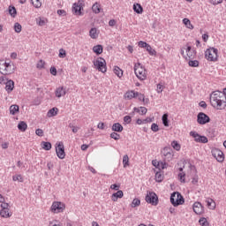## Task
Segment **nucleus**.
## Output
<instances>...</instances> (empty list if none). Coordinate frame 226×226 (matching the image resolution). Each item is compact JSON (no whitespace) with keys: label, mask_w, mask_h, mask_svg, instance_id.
<instances>
[{"label":"nucleus","mask_w":226,"mask_h":226,"mask_svg":"<svg viewBox=\"0 0 226 226\" xmlns=\"http://www.w3.org/2000/svg\"><path fill=\"white\" fill-rule=\"evenodd\" d=\"M171 147H173V149H175L176 151H181V145H179L177 143V141H172L171 142Z\"/></svg>","instance_id":"obj_45"},{"label":"nucleus","mask_w":226,"mask_h":226,"mask_svg":"<svg viewBox=\"0 0 226 226\" xmlns=\"http://www.w3.org/2000/svg\"><path fill=\"white\" fill-rule=\"evenodd\" d=\"M55 94L56 98H61L66 94V87H59L56 89Z\"/></svg>","instance_id":"obj_19"},{"label":"nucleus","mask_w":226,"mask_h":226,"mask_svg":"<svg viewBox=\"0 0 226 226\" xmlns=\"http://www.w3.org/2000/svg\"><path fill=\"white\" fill-rule=\"evenodd\" d=\"M163 126H169V114L165 113L162 117Z\"/></svg>","instance_id":"obj_38"},{"label":"nucleus","mask_w":226,"mask_h":226,"mask_svg":"<svg viewBox=\"0 0 226 226\" xmlns=\"http://www.w3.org/2000/svg\"><path fill=\"white\" fill-rule=\"evenodd\" d=\"M56 156L60 160H64V158L66 157V153L64 152V144H63V142L56 143Z\"/></svg>","instance_id":"obj_9"},{"label":"nucleus","mask_w":226,"mask_h":226,"mask_svg":"<svg viewBox=\"0 0 226 226\" xmlns=\"http://www.w3.org/2000/svg\"><path fill=\"white\" fill-rule=\"evenodd\" d=\"M137 95V92H135L134 90H131V91H127L124 94V98L125 100H133V98H136Z\"/></svg>","instance_id":"obj_22"},{"label":"nucleus","mask_w":226,"mask_h":226,"mask_svg":"<svg viewBox=\"0 0 226 226\" xmlns=\"http://www.w3.org/2000/svg\"><path fill=\"white\" fill-rule=\"evenodd\" d=\"M155 181L156 183H162V181H163V175L162 171H157L155 173Z\"/></svg>","instance_id":"obj_37"},{"label":"nucleus","mask_w":226,"mask_h":226,"mask_svg":"<svg viewBox=\"0 0 226 226\" xmlns=\"http://www.w3.org/2000/svg\"><path fill=\"white\" fill-rule=\"evenodd\" d=\"M200 107H201L202 109H207V103H206V102L204 101H201L200 103H199Z\"/></svg>","instance_id":"obj_63"},{"label":"nucleus","mask_w":226,"mask_h":226,"mask_svg":"<svg viewBox=\"0 0 226 226\" xmlns=\"http://www.w3.org/2000/svg\"><path fill=\"white\" fill-rule=\"evenodd\" d=\"M156 91H157L158 94L163 93V85H162V84H160V83L157 84Z\"/></svg>","instance_id":"obj_56"},{"label":"nucleus","mask_w":226,"mask_h":226,"mask_svg":"<svg viewBox=\"0 0 226 226\" xmlns=\"http://www.w3.org/2000/svg\"><path fill=\"white\" fill-rule=\"evenodd\" d=\"M162 156L164 162H170V160H172L174 157V154H172L170 147H165L162 151Z\"/></svg>","instance_id":"obj_12"},{"label":"nucleus","mask_w":226,"mask_h":226,"mask_svg":"<svg viewBox=\"0 0 226 226\" xmlns=\"http://www.w3.org/2000/svg\"><path fill=\"white\" fill-rule=\"evenodd\" d=\"M34 8H41V0H31Z\"/></svg>","instance_id":"obj_47"},{"label":"nucleus","mask_w":226,"mask_h":226,"mask_svg":"<svg viewBox=\"0 0 226 226\" xmlns=\"http://www.w3.org/2000/svg\"><path fill=\"white\" fill-rule=\"evenodd\" d=\"M45 67V62H43V60H40L37 64V68H44Z\"/></svg>","instance_id":"obj_58"},{"label":"nucleus","mask_w":226,"mask_h":226,"mask_svg":"<svg viewBox=\"0 0 226 226\" xmlns=\"http://www.w3.org/2000/svg\"><path fill=\"white\" fill-rule=\"evenodd\" d=\"M136 98H138L139 102H143V103H146V95H144L143 94L136 92Z\"/></svg>","instance_id":"obj_41"},{"label":"nucleus","mask_w":226,"mask_h":226,"mask_svg":"<svg viewBox=\"0 0 226 226\" xmlns=\"http://www.w3.org/2000/svg\"><path fill=\"white\" fill-rule=\"evenodd\" d=\"M18 129L19 132H26V130H27V124L24 121L19 122L18 124Z\"/></svg>","instance_id":"obj_32"},{"label":"nucleus","mask_w":226,"mask_h":226,"mask_svg":"<svg viewBox=\"0 0 226 226\" xmlns=\"http://www.w3.org/2000/svg\"><path fill=\"white\" fill-rule=\"evenodd\" d=\"M185 52L189 59H193L197 56V50L192 48V46H187Z\"/></svg>","instance_id":"obj_18"},{"label":"nucleus","mask_w":226,"mask_h":226,"mask_svg":"<svg viewBox=\"0 0 226 226\" xmlns=\"http://www.w3.org/2000/svg\"><path fill=\"white\" fill-rule=\"evenodd\" d=\"M192 209L195 215H203L204 213V206H202V203L199 201L193 203Z\"/></svg>","instance_id":"obj_15"},{"label":"nucleus","mask_w":226,"mask_h":226,"mask_svg":"<svg viewBox=\"0 0 226 226\" xmlns=\"http://www.w3.org/2000/svg\"><path fill=\"white\" fill-rule=\"evenodd\" d=\"M35 134L38 135V137H43V130L42 129L35 130Z\"/></svg>","instance_id":"obj_57"},{"label":"nucleus","mask_w":226,"mask_h":226,"mask_svg":"<svg viewBox=\"0 0 226 226\" xmlns=\"http://www.w3.org/2000/svg\"><path fill=\"white\" fill-rule=\"evenodd\" d=\"M82 6H84L83 0H79L78 3L73 4L72 12L74 15H82Z\"/></svg>","instance_id":"obj_14"},{"label":"nucleus","mask_w":226,"mask_h":226,"mask_svg":"<svg viewBox=\"0 0 226 226\" xmlns=\"http://www.w3.org/2000/svg\"><path fill=\"white\" fill-rule=\"evenodd\" d=\"M1 207L0 215L2 218H10V216H11V213L10 212V204L2 203Z\"/></svg>","instance_id":"obj_11"},{"label":"nucleus","mask_w":226,"mask_h":226,"mask_svg":"<svg viewBox=\"0 0 226 226\" xmlns=\"http://www.w3.org/2000/svg\"><path fill=\"white\" fill-rule=\"evenodd\" d=\"M188 64L191 68H199L200 62L199 60L189 59Z\"/></svg>","instance_id":"obj_36"},{"label":"nucleus","mask_w":226,"mask_h":226,"mask_svg":"<svg viewBox=\"0 0 226 226\" xmlns=\"http://www.w3.org/2000/svg\"><path fill=\"white\" fill-rule=\"evenodd\" d=\"M167 162L168 161H161V162H158L157 163V169H162L163 170V169H167Z\"/></svg>","instance_id":"obj_39"},{"label":"nucleus","mask_w":226,"mask_h":226,"mask_svg":"<svg viewBox=\"0 0 226 226\" xmlns=\"http://www.w3.org/2000/svg\"><path fill=\"white\" fill-rule=\"evenodd\" d=\"M225 96L220 91H215L210 94V104L216 110H223L226 107Z\"/></svg>","instance_id":"obj_1"},{"label":"nucleus","mask_w":226,"mask_h":226,"mask_svg":"<svg viewBox=\"0 0 226 226\" xmlns=\"http://www.w3.org/2000/svg\"><path fill=\"white\" fill-rule=\"evenodd\" d=\"M41 146L44 151H50L52 149V144L49 141H41Z\"/></svg>","instance_id":"obj_28"},{"label":"nucleus","mask_w":226,"mask_h":226,"mask_svg":"<svg viewBox=\"0 0 226 226\" xmlns=\"http://www.w3.org/2000/svg\"><path fill=\"white\" fill-rule=\"evenodd\" d=\"M51 75H57V69H56V67H51L50 70H49Z\"/></svg>","instance_id":"obj_61"},{"label":"nucleus","mask_w":226,"mask_h":226,"mask_svg":"<svg viewBox=\"0 0 226 226\" xmlns=\"http://www.w3.org/2000/svg\"><path fill=\"white\" fill-rule=\"evenodd\" d=\"M189 135L190 137H192V139H194V140L200 144H207L208 142L207 137L202 136L195 131H191L189 132Z\"/></svg>","instance_id":"obj_6"},{"label":"nucleus","mask_w":226,"mask_h":226,"mask_svg":"<svg viewBox=\"0 0 226 226\" xmlns=\"http://www.w3.org/2000/svg\"><path fill=\"white\" fill-rule=\"evenodd\" d=\"M49 226H63L61 223L57 222V221L49 222Z\"/></svg>","instance_id":"obj_62"},{"label":"nucleus","mask_w":226,"mask_h":226,"mask_svg":"<svg viewBox=\"0 0 226 226\" xmlns=\"http://www.w3.org/2000/svg\"><path fill=\"white\" fill-rule=\"evenodd\" d=\"M89 36L92 40H96L98 38V30L96 28H91L89 31Z\"/></svg>","instance_id":"obj_30"},{"label":"nucleus","mask_w":226,"mask_h":226,"mask_svg":"<svg viewBox=\"0 0 226 226\" xmlns=\"http://www.w3.org/2000/svg\"><path fill=\"white\" fill-rule=\"evenodd\" d=\"M5 84V91L10 94L13 89H15V82L11 79H7Z\"/></svg>","instance_id":"obj_17"},{"label":"nucleus","mask_w":226,"mask_h":226,"mask_svg":"<svg viewBox=\"0 0 226 226\" xmlns=\"http://www.w3.org/2000/svg\"><path fill=\"white\" fill-rule=\"evenodd\" d=\"M200 224L202 226H206V223L207 222V219H206L205 217H202L200 219Z\"/></svg>","instance_id":"obj_59"},{"label":"nucleus","mask_w":226,"mask_h":226,"mask_svg":"<svg viewBox=\"0 0 226 226\" xmlns=\"http://www.w3.org/2000/svg\"><path fill=\"white\" fill-rule=\"evenodd\" d=\"M197 123L198 124H207V123H211V118L204 112H200L197 115Z\"/></svg>","instance_id":"obj_10"},{"label":"nucleus","mask_w":226,"mask_h":226,"mask_svg":"<svg viewBox=\"0 0 226 226\" xmlns=\"http://www.w3.org/2000/svg\"><path fill=\"white\" fill-rule=\"evenodd\" d=\"M123 191H117V192L112 194L111 200H113V202H117V199H123Z\"/></svg>","instance_id":"obj_23"},{"label":"nucleus","mask_w":226,"mask_h":226,"mask_svg":"<svg viewBox=\"0 0 226 226\" xmlns=\"http://www.w3.org/2000/svg\"><path fill=\"white\" fill-rule=\"evenodd\" d=\"M9 110H10V114H11V116H15V114L19 113V105H17V104L11 105L10 107Z\"/></svg>","instance_id":"obj_31"},{"label":"nucleus","mask_w":226,"mask_h":226,"mask_svg":"<svg viewBox=\"0 0 226 226\" xmlns=\"http://www.w3.org/2000/svg\"><path fill=\"white\" fill-rule=\"evenodd\" d=\"M45 24H47V21L44 18H39V19H37V26H43Z\"/></svg>","instance_id":"obj_50"},{"label":"nucleus","mask_w":226,"mask_h":226,"mask_svg":"<svg viewBox=\"0 0 226 226\" xmlns=\"http://www.w3.org/2000/svg\"><path fill=\"white\" fill-rule=\"evenodd\" d=\"M135 112L140 116H146L147 114V108L142 106L139 108L134 107L132 114H135Z\"/></svg>","instance_id":"obj_20"},{"label":"nucleus","mask_w":226,"mask_h":226,"mask_svg":"<svg viewBox=\"0 0 226 226\" xmlns=\"http://www.w3.org/2000/svg\"><path fill=\"white\" fill-rule=\"evenodd\" d=\"M113 72H114L115 75H117V77H118L119 79H121V77H123V70H121V68H119V66H115Z\"/></svg>","instance_id":"obj_33"},{"label":"nucleus","mask_w":226,"mask_h":226,"mask_svg":"<svg viewBox=\"0 0 226 226\" xmlns=\"http://www.w3.org/2000/svg\"><path fill=\"white\" fill-rule=\"evenodd\" d=\"M183 24H185V26L187 27V29H193V26L192 24V21H190V19H188V18H185L183 19Z\"/></svg>","instance_id":"obj_35"},{"label":"nucleus","mask_w":226,"mask_h":226,"mask_svg":"<svg viewBox=\"0 0 226 226\" xmlns=\"http://www.w3.org/2000/svg\"><path fill=\"white\" fill-rule=\"evenodd\" d=\"M9 13L11 17H17V9L15 8V6H9Z\"/></svg>","instance_id":"obj_40"},{"label":"nucleus","mask_w":226,"mask_h":226,"mask_svg":"<svg viewBox=\"0 0 226 226\" xmlns=\"http://www.w3.org/2000/svg\"><path fill=\"white\" fill-rule=\"evenodd\" d=\"M0 73L2 75H11L15 73V64L11 60H0Z\"/></svg>","instance_id":"obj_2"},{"label":"nucleus","mask_w":226,"mask_h":226,"mask_svg":"<svg viewBox=\"0 0 226 226\" xmlns=\"http://www.w3.org/2000/svg\"><path fill=\"white\" fill-rule=\"evenodd\" d=\"M64 207L65 206L64 203L55 201L51 206V211H53V213H63L64 211Z\"/></svg>","instance_id":"obj_13"},{"label":"nucleus","mask_w":226,"mask_h":226,"mask_svg":"<svg viewBox=\"0 0 226 226\" xmlns=\"http://www.w3.org/2000/svg\"><path fill=\"white\" fill-rule=\"evenodd\" d=\"M131 206L132 207H139V206H140V200L139 198H135L132 200Z\"/></svg>","instance_id":"obj_43"},{"label":"nucleus","mask_w":226,"mask_h":226,"mask_svg":"<svg viewBox=\"0 0 226 226\" xmlns=\"http://www.w3.org/2000/svg\"><path fill=\"white\" fill-rule=\"evenodd\" d=\"M57 112H59V109L57 108H52L50 109L48 113H47V117H56V115L57 114Z\"/></svg>","instance_id":"obj_29"},{"label":"nucleus","mask_w":226,"mask_h":226,"mask_svg":"<svg viewBox=\"0 0 226 226\" xmlns=\"http://www.w3.org/2000/svg\"><path fill=\"white\" fill-rule=\"evenodd\" d=\"M132 10L133 11H135V13H138L139 15L144 13V8L140 4H134Z\"/></svg>","instance_id":"obj_21"},{"label":"nucleus","mask_w":226,"mask_h":226,"mask_svg":"<svg viewBox=\"0 0 226 226\" xmlns=\"http://www.w3.org/2000/svg\"><path fill=\"white\" fill-rule=\"evenodd\" d=\"M134 73L139 80H146L147 79V71L140 63L134 64Z\"/></svg>","instance_id":"obj_3"},{"label":"nucleus","mask_w":226,"mask_h":226,"mask_svg":"<svg viewBox=\"0 0 226 226\" xmlns=\"http://www.w3.org/2000/svg\"><path fill=\"white\" fill-rule=\"evenodd\" d=\"M145 200L147 204H151V206H158V195L154 192H147Z\"/></svg>","instance_id":"obj_7"},{"label":"nucleus","mask_w":226,"mask_h":226,"mask_svg":"<svg viewBox=\"0 0 226 226\" xmlns=\"http://www.w3.org/2000/svg\"><path fill=\"white\" fill-rule=\"evenodd\" d=\"M149 45V43L144 41H140L138 42V46L140 48V49H147V47Z\"/></svg>","instance_id":"obj_52"},{"label":"nucleus","mask_w":226,"mask_h":226,"mask_svg":"<svg viewBox=\"0 0 226 226\" xmlns=\"http://www.w3.org/2000/svg\"><path fill=\"white\" fill-rule=\"evenodd\" d=\"M100 59L94 61V66H95L98 72H102V73H105L107 72V63L105 62V59L103 58H100Z\"/></svg>","instance_id":"obj_8"},{"label":"nucleus","mask_w":226,"mask_h":226,"mask_svg":"<svg viewBox=\"0 0 226 226\" xmlns=\"http://www.w3.org/2000/svg\"><path fill=\"white\" fill-rule=\"evenodd\" d=\"M205 57H206L207 61H210L212 63H216V61H218V49L208 48L205 51Z\"/></svg>","instance_id":"obj_4"},{"label":"nucleus","mask_w":226,"mask_h":226,"mask_svg":"<svg viewBox=\"0 0 226 226\" xmlns=\"http://www.w3.org/2000/svg\"><path fill=\"white\" fill-rule=\"evenodd\" d=\"M110 139H114V140H119L121 139V135L117 134V132H111L109 135Z\"/></svg>","instance_id":"obj_49"},{"label":"nucleus","mask_w":226,"mask_h":226,"mask_svg":"<svg viewBox=\"0 0 226 226\" xmlns=\"http://www.w3.org/2000/svg\"><path fill=\"white\" fill-rule=\"evenodd\" d=\"M14 31L15 33H20L22 31V25H20L19 23H15L14 24Z\"/></svg>","instance_id":"obj_48"},{"label":"nucleus","mask_w":226,"mask_h":226,"mask_svg":"<svg viewBox=\"0 0 226 226\" xmlns=\"http://www.w3.org/2000/svg\"><path fill=\"white\" fill-rule=\"evenodd\" d=\"M213 154L215 158H216L217 162H219L220 163H222V162L225 160V155L223 154V152L218 148L214 151Z\"/></svg>","instance_id":"obj_16"},{"label":"nucleus","mask_w":226,"mask_h":226,"mask_svg":"<svg viewBox=\"0 0 226 226\" xmlns=\"http://www.w3.org/2000/svg\"><path fill=\"white\" fill-rule=\"evenodd\" d=\"M206 202L209 209H215V205L213 206V204H215V200H213V199H207L206 200Z\"/></svg>","instance_id":"obj_44"},{"label":"nucleus","mask_w":226,"mask_h":226,"mask_svg":"<svg viewBox=\"0 0 226 226\" xmlns=\"http://www.w3.org/2000/svg\"><path fill=\"white\" fill-rule=\"evenodd\" d=\"M92 11L94 13H100L102 11V4H100L98 2H95L92 6Z\"/></svg>","instance_id":"obj_25"},{"label":"nucleus","mask_w":226,"mask_h":226,"mask_svg":"<svg viewBox=\"0 0 226 226\" xmlns=\"http://www.w3.org/2000/svg\"><path fill=\"white\" fill-rule=\"evenodd\" d=\"M151 130H152V132H160V127L157 125V124L154 123L151 125Z\"/></svg>","instance_id":"obj_53"},{"label":"nucleus","mask_w":226,"mask_h":226,"mask_svg":"<svg viewBox=\"0 0 226 226\" xmlns=\"http://www.w3.org/2000/svg\"><path fill=\"white\" fill-rule=\"evenodd\" d=\"M116 24H117L116 19H110V20L109 21V26L110 27H114V26H116Z\"/></svg>","instance_id":"obj_64"},{"label":"nucleus","mask_w":226,"mask_h":226,"mask_svg":"<svg viewBox=\"0 0 226 226\" xmlns=\"http://www.w3.org/2000/svg\"><path fill=\"white\" fill-rule=\"evenodd\" d=\"M12 181H19V183H24V177H22V175H14L12 177Z\"/></svg>","instance_id":"obj_46"},{"label":"nucleus","mask_w":226,"mask_h":226,"mask_svg":"<svg viewBox=\"0 0 226 226\" xmlns=\"http://www.w3.org/2000/svg\"><path fill=\"white\" fill-rule=\"evenodd\" d=\"M58 57H60L61 59H64V57H66V50L60 49Z\"/></svg>","instance_id":"obj_51"},{"label":"nucleus","mask_w":226,"mask_h":226,"mask_svg":"<svg viewBox=\"0 0 226 226\" xmlns=\"http://www.w3.org/2000/svg\"><path fill=\"white\" fill-rule=\"evenodd\" d=\"M178 170L180 172L178 174V179H179L180 183H186V180H185L186 173H185L183 171V168H179Z\"/></svg>","instance_id":"obj_26"},{"label":"nucleus","mask_w":226,"mask_h":226,"mask_svg":"<svg viewBox=\"0 0 226 226\" xmlns=\"http://www.w3.org/2000/svg\"><path fill=\"white\" fill-rule=\"evenodd\" d=\"M170 202L174 207H177V206L185 204V198L179 192H173L170 196Z\"/></svg>","instance_id":"obj_5"},{"label":"nucleus","mask_w":226,"mask_h":226,"mask_svg":"<svg viewBox=\"0 0 226 226\" xmlns=\"http://www.w3.org/2000/svg\"><path fill=\"white\" fill-rule=\"evenodd\" d=\"M223 3V0H210V4L214 6H216V4H222Z\"/></svg>","instance_id":"obj_54"},{"label":"nucleus","mask_w":226,"mask_h":226,"mask_svg":"<svg viewBox=\"0 0 226 226\" xmlns=\"http://www.w3.org/2000/svg\"><path fill=\"white\" fill-rule=\"evenodd\" d=\"M123 165L124 169H126V167H130V157H128V154L124 155Z\"/></svg>","instance_id":"obj_34"},{"label":"nucleus","mask_w":226,"mask_h":226,"mask_svg":"<svg viewBox=\"0 0 226 226\" xmlns=\"http://www.w3.org/2000/svg\"><path fill=\"white\" fill-rule=\"evenodd\" d=\"M111 190H116L117 192L119 191L120 185L117 184H113L110 185Z\"/></svg>","instance_id":"obj_60"},{"label":"nucleus","mask_w":226,"mask_h":226,"mask_svg":"<svg viewBox=\"0 0 226 226\" xmlns=\"http://www.w3.org/2000/svg\"><path fill=\"white\" fill-rule=\"evenodd\" d=\"M112 132H117L118 133H121L123 132L124 128L123 125L119 123H115L111 127Z\"/></svg>","instance_id":"obj_24"},{"label":"nucleus","mask_w":226,"mask_h":226,"mask_svg":"<svg viewBox=\"0 0 226 226\" xmlns=\"http://www.w3.org/2000/svg\"><path fill=\"white\" fill-rule=\"evenodd\" d=\"M124 122H125L126 124H130V123H132V117L130 116L124 117Z\"/></svg>","instance_id":"obj_55"},{"label":"nucleus","mask_w":226,"mask_h":226,"mask_svg":"<svg viewBox=\"0 0 226 226\" xmlns=\"http://www.w3.org/2000/svg\"><path fill=\"white\" fill-rule=\"evenodd\" d=\"M147 52H148L149 56H156V50L153 49L151 45H147L146 48Z\"/></svg>","instance_id":"obj_42"},{"label":"nucleus","mask_w":226,"mask_h":226,"mask_svg":"<svg viewBox=\"0 0 226 226\" xmlns=\"http://www.w3.org/2000/svg\"><path fill=\"white\" fill-rule=\"evenodd\" d=\"M93 52H94V54H96L97 56H100V54L103 52V46H102L101 44L94 46Z\"/></svg>","instance_id":"obj_27"}]
</instances>
